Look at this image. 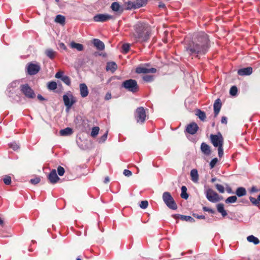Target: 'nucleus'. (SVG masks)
Returning <instances> with one entry per match:
<instances>
[{"mask_svg":"<svg viewBox=\"0 0 260 260\" xmlns=\"http://www.w3.org/2000/svg\"><path fill=\"white\" fill-rule=\"evenodd\" d=\"M210 48V41L204 32H199L189 41L185 40V53L193 57L200 58L207 53Z\"/></svg>","mask_w":260,"mask_h":260,"instance_id":"f257e3e1","label":"nucleus"},{"mask_svg":"<svg viewBox=\"0 0 260 260\" xmlns=\"http://www.w3.org/2000/svg\"><path fill=\"white\" fill-rule=\"evenodd\" d=\"M134 29L135 32L133 35V38L135 42L142 43L149 40L150 29L147 23L139 21L135 25Z\"/></svg>","mask_w":260,"mask_h":260,"instance_id":"f03ea898","label":"nucleus"},{"mask_svg":"<svg viewBox=\"0 0 260 260\" xmlns=\"http://www.w3.org/2000/svg\"><path fill=\"white\" fill-rule=\"evenodd\" d=\"M19 81H14L9 84L6 90V94L13 102H19L21 101V95L18 88Z\"/></svg>","mask_w":260,"mask_h":260,"instance_id":"7ed1b4c3","label":"nucleus"},{"mask_svg":"<svg viewBox=\"0 0 260 260\" xmlns=\"http://www.w3.org/2000/svg\"><path fill=\"white\" fill-rule=\"evenodd\" d=\"M121 87L133 93L137 92L139 89L137 81L132 79L124 81L121 84Z\"/></svg>","mask_w":260,"mask_h":260,"instance_id":"20e7f679","label":"nucleus"},{"mask_svg":"<svg viewBox=\"0 0 260 260\" xmlns=\"http://www.w3.org/2000/svg\"><path fill=\"white\" fill-rule=\"evenodd\" d=\"M146 111L143 107H139L136 110L135 113V118L137 122L140 124H143L146 120Z\"/></svg>","mask_w":260,"mask_h":260,"instance_id":"39448f33","label":"nucleus"},{"mask_svg":"<svg viewBox=\"0 0 260 260\" xmlns=\"http://www.w3.org/2000/svg\"><path fill=\"white\" fill-rule=\"evenodd\" d=\"M210 138L214 147H218L223 146V139L220 133H218L217 135L211 134Z\"/></svg>","mask_w":260,"mask_h":260,"instance_id":"423d86ee","label":"nucleus"},{"mask_svg":"<svg viewBox=\"0 0 260 260\" xmlns=\"http://www.w3.org/2000/svg\"><path fill=\"white\" fill-rule=\"evenodd\" d=\"M20 91L27 98L34 99L36 96L34 90L27 84L21 85L20 86Z\"/></svg>","mask_w":260,"mask_h":260,"instance_id":"0eeeda50","label":"nucleus"},{"mask_svg":"<svg viewBox=\"0 0 260 260\" xmlns=\"http://www.w3.org/2000/svg\"><path fill=\"white\" fill-rule=\"evenodd\" d=\"M63 101L68 110H69L76 102V100L72 94L63 95Z\"/></svg>","mask_w":260,"mask_h":260,"instance_id":"6e6552de","label":"nucleus"},{"mask_svg":"<svg viewBox=\"0 0 260 260\" xmlns=\"http://www.w3.org/2000/svg\"><path fill=\"white\" fill-rule=\"evenodd\" d=\"M163 200L167 207L172 210H176L177 208L176 204L172 196H162Z\"/></svg>","mask_w":260,"mask_h":260,"instance_id":"1a4fd4ad","label":"nucleus"},{"mask_svg":"<svg viewBox=\"0 0 260 260\" xmlns=\"http://www.w3.org/2000/svg\"><path fill=\"white\" fill-rule=\"evenodd\" d=\"M40 70V67L39 64L32 62L27 64V72L29 75H35Z\"/></svg>","mask_w":260,"mask_h":260,"instance_id":"9d476101","label":"nucleus"},{"mask_svg":"<svg viewBox=\"0 0 260 260\" xmlns=\"http://www.w3.org/2000/svg\"><path fill=\"white\" fill-rule=\"evenodd\" d=\"M145 66H148V64H145L144 66L138 67L136 69V72L137 74H146L149 73H155L156 72V69L155 68H147Z\"/></svg>","mask_w":260,"mask_h":260,"instance_id":"9b49d317","label":"nucleus"},{"mask_svg":"<svg viewBox=\"0 0 260 260\" xmlns=\"http://www.w3.org/2000/svg\"><path fill=\"white\" fill-rule=\"evenodd\" d=\"M112 18L111 15L107 14H100L95 15L93 17L95 22H105Z\"/></svg>","mask_w":260,"mask_h":260,"instance_id":"f8f14e48","label":"nucleus"},{"mask_svg":"<svg viewBox=\"0 0 260 260\" xmlns=\"http://www.w3.org/2000/svg\"><path fill=\"white\" fill-rule=\"evenodd\" d=\"M47 178L50 183L52 184L56 183L57 181L59 180V178L57 176L56 171L55 169H53L50 172L47 176Z\"/></svg>","mask_w":260,"mask_h":260,"instance_id":"ddd939ff","label":"nucleus"},{"mask_svg":"<svg viewBox=\"0 0 260 260\" xmlns=\"http://www.w3.org/2000/svg\"><path fill=\"white\" fill-rule=\"evenodd\" d=\"M199 129V126L195 122L188 124L186 128V132L191 135L195 134Z\"/></svg>","mask_w":260,"mask_h":260,"instance_id":"4468645a","label":"nucleus"},{"mask_svg":"<svg viewBox=\"0 0 260 260\" xmlns=\"http://www.w3.org/2000/svg\"><path fill=\"white\" fill-rule=\"evenodd\" d=\"M201 150L205 155L209 156L211 153L210 147L205 142H203L201 145Z\"/></svg>","mask_w":260,"mask_h":260,"instance_id":"2eb2a0df","label":"nucleus"},{"mask_svg":"<svg viewBox=\"0 0 260 260\" xmlns=\"http://www.w3.org/2000/svg\"><path fill=\"white\" fill-rule=\"evenodd\" d=\"M252 73V68L247 67L240 69L238 71V74L240 76H249Z\"/></svg>","mask_w":260,"mask_h":260,"instance_id":"dca6fc26","label":"nucleus"},{"mask_svg":"<svg viewBox=\"0 0 260 260\" xmlns=\"http://www.w3.org/2000/svg\"><path fill=\"white\" fill-rule=\"evenodd\" d=\"M221 107V100L219 99H217L215 100L214 105H213V108H214V115L215 117H216L218 114H219L220 109Z\"/></svg>","mask_w":260,"mask_h":260,"instance_id":"f3484780","label":"nucleus"},{"mask_svg":"<svg viewBox=\"0 0 260 260\" xmlns=\"http://www.w3.org/2000/svg\"><path fill=\"white\" fill-rule=\"evenodd\" d=\"M79 87L81 97H86L89 93V91L87 85L85 83H81L79 85Z\"/></svg>","mask_w":260,"mask_h":260,"instance_id":"a211bd4d","label":"nucleus"},{"mask_svg":"<svg viewBox=\"0 0 260 260\" xmlns=\"http://www.w3.org/2000/svg\"><path fill=\"white\" fill-rule=\"evenodd\" d=\"M94 46L99 50L102 51L105 49V44L98 39H94L92 41Z\"/></svg>","mask_w":260,"mask_h":260,"instance_id":"6ab92c4d","label":"nucleus"},{"mask_svg":"<svg viewBox=\"0 0 260 260\" xmlns=\"http://www.w3.org/2000/svg\"><path fill=\"white\" fill-rule=\"evenodd\" d=\"M117 68V66L115 62H108L106 64V70L107 71H110L112 73H114Z\"/></svg>","mask_w":260,"mask_h":260,"instance_id":"aec40b11","label":"nucleus"},{"mask_svg":"<svg viewBox=\"0 0 260 260\" xmlns=\"http://www.w3.org/2000/svg\"><path fill=\"white\" fill-rule=\"evenodd\" d=\"M174 217L175 218H179L183 221H189L190 222H194V219L190 216H186L182 215L180 214H175L174 215Z\"/></svg>","mask_w":260,"mask_h":260,"instance_id":"412c9836","label":"nucleus"},{"mask_svg":"<svg viewBox=\"0 0 260 260\" xmlns=\"http://www.w3.org/2000/svg\"><path fill=\"white\" fill-rule=\"evenodd\" d=\"M216 207L218 212L221 213L223 217H225V216L227 215V212L224 210V205L223 204L219 203L217 204Z\"/></svg>","mask_w":260,"mask_h":260,"instance_id":"4be33fe9","label":"nucleus"},{"mask_svg":"<svg viewBox=\"0 0 260 260\" xmlns=\"http://www.w3.org/2000/svg\"><path fill=\"white\" fill-rule=\"evenodd\" d=\"M135 3L134 7H133L134 9H138L145 6L147 3V0H136Z\"/></svg>","mask_w":260,"mask_h":260,"instance_id":"5701e85b","label":"nucleus"},{"mask_svg":"<svg viewBox=\"0 0 260 260\" xmlns=\"http://www.w3.org/2000/svg\"><path fill=\"white\" fill-rule=\"evenodd\" d=\"M196 115L200 118V119L202 121H204L205 119H206V113L202 111L200 109H197L196 111Z\"/></svg>","mask_w":260,"mask_h":260,"instance_id":"b1692460","label":"nucleus"},{"mask_svg":"<svg viewBox=\"0 0 260 260\" xmlns=\"http://www.w3.org/2000/svg\"><path fill=\"white\" fill-rule=\"evenodd\" d=\"M73 133V130L70 127H67L66 128L61 129L59 132L60 136H67L71 135Z\"/></svg>","mask_w":260,"mask_h":260,"instance_id":"393cba45","label":"nucleus"},{"mask_svg":"<svg viewBox=\"0 0 260 260\" xmlns=\"http://www.w3.org/2000/svg\"><path fill=\"white\" fill-rule=\"evenodd\" d=\"M70 46L72 48H75L78 51H82L84 49L83 45L81 44L77 43L74 42H72L70 44Z\"/></svg>","mask_w":260,"mask_h":260,"instance_id":"a878e982","label":"nucleus"},{"mask_svg":"<svg viewBox=\"0 0 260 260\" xmlns=\"http://www.w3.org/2000/svg\"><path fill=\"white\" fill-rule=\"evenodd\" d=\"M190 176L193 182H197L199 179V175L197 170L192 169L190 172Z\"/></svg>","mask_w":260,"mask_h":260,"instance_id":"bb28decb","label":"nucleus"},{"mask_svg":"<svg viewBox=\"0 0 260 260\" xmlns=\"http://www.w3.org/2000/svg\"><path fill=\"white\" fill-rule=\"evenodd\" d=\"M207 199L211 202L216 203L223 199L222 196H206Z\"/></svg>","mask_w":260,"mask_h":260,"instance_id":"cd10ccee","label":"nucleus"},{"mask_svg":"<svg viewBox=\"0 0 260 260\" xmlns=\"http://www.w3.org/2000/svg\"><path fill=\"white\" fill-rule=\"evenodd\" d=\"M247 240L249 242L253 243L255 245H257L259 243V239L253 235L248 236Z\"/></svg>","mask_w":260,"mask_h":260,"instance_id":"c85d7f7f","label":"nucleus"},{"mask_svg":"<svg viewBox=\"0 0 260 260\" xmlns=\"http://www.w3.org/2000/svg\"><path fill=\"white\" fill-rule=\"evenodd\" d=\"M56 52L52 49H47L45 51V54L49 58L52 59L54 58Z\"/></svg>","mask_w":260,"mask_h":260,"instance_id":"c756f323","label":"nucleus"},{"mask_svg":"<svg viewBox=\"0 0 260 260\" xmlns=\"http://www.w3.org/2000/svg\"><path fill=\"white\" fill-rule=\"evenodd\" d=\"M55 21L57 23H59L61 24H63L65 22V17L61 15H59V14L57 15L56 16Z\"/></svg>","mask_w":260,"mask_h":260,"instance_id":"7c9ffc66","label":"nucleus"},{"mask_svg":"<svg viewBox=\"0 0 260 260\" xmlns=\"http://www.w3.org/2000/svg\"><path fill=\"white\" fill-rule=\"evenodd\" d=\"M57 83L55 81H51L48 82L47 88L49 90H54L57 88Z\"/></svg>","mask_w":260,"mask_h":260,"instance_id":"2f4dec72","label":"nucleus"},{"mask_svg":"<svg viewBox=\"0 0 260 260\" xmlns=\"http://www.w3.org/2000/svg\"><path fill=\"white\" fill-rule=\"evenodd\" d=\"M235 195H246V190L243 187H238L236 191Z\"/></svg>","mask_w":260,"mask_h":260,"instance_id":"473e14b6","label":"nucleus"},{"mask_svg":"<svg viewBox=\"0 0 260 260\" xmlns=\"http://www.w3.org/2000/svg\"><path fill=\"white\" fill-rule=\"evenodd\" d=\"M205 193L206 195H218L213 190L206 186H205Z\"/></svg>","mask_w":260,"mask_h":260,"instance_id":"72a5a7b5","label":"nucleus"},{"mask_svg":"<svg viewBox=\"0 0 260 260\" xmlns=\"http://www.w3.org/2000/svg\"><path fill=\"white\" fill-rule=\"evenodd\" d=\"M111 8L113 11L118 12L120 9V5L118 3L114 2L112 4Z\"/></svg>","mask_w":260,"mask_h":260,"instance_id":"f704fd0d","label":"nucleus"},{"mask_svg":"<svg viewBox=\"0 0 260 260\" xmlns=\"http://www.w3.org/2000/svg\"><path fill=\"white\" fill-rule=\"evenodd\" d=\"M143 79L146 82H151L154 80V76L152 75H146L143 77Z\"/></svg>","mask_w":260,"mask_h":260,"instance_id":"c9c22d12","label":"nucleus"},{"mask_svg":"<svg viewBox=\"0 0 260 260\" xmlns=\"http://www.w3.org/2000/svg\"><path fill=\"white\" fill-rule=\"evenodd\" d=\"M100 128L98 126L93 127L92 129L91 132V136L94 138L95 137L99 134Z\"/></svg>","mask_w":260,"mask_h":260,"instance_id":"e433bc0d","label":"nucleus"},{"mask_svg":"<svg viewBox=\"0 0 260 260\" xmlns=\"http://www.w3.org/2000/svg\"><path fill=\"white\" fill-rule=\"evenodd\" d=\"M237 201V196H230L225 200L226 203H233Z\"/></svg>","mask_w":260,"mask_h":260,"instance_id":"4c0bfd02","label":"nucleus"},{"mask_svg":"<svg viewBox=\"0 0 260 260\" xmlns=\"http://www.w3.org/2000/svg\"><path fill=\"white\" fill-rule=\"evenodd\" d=\"M3 181L6 185H9L11 183V177L8 175L4 176L3 178Z\"/></svg>","mask_w":260,"mask_h":260,"instance_id":"58836bf2","label":"nucleus"},{"mask_svg":"<svg viewBox=\"0 0 260 260\" xmlns=\"http://www.w3.org/2000/svg\"><path fill=\"white\" fill-rule=\"evenodd\" d=\"M130 45L129 44L125 43L122 46V52L124 53H126L129 50Z\"/></svg>","mask_w":260,"mask_h":260,"instance_id":"ea45409f","label":"nucleus"},{"mask_svg":"<svg viewBox=\"0 0 260 260\" xmlns=\"http://www.w3.org/2000/svg\"><path fill=\"white\" fill-rule=\"evenodd\" d=\"M108 136V131H107L102 136H101L98 142L99 143H103L105 142Z\"/></svg>","mask_w":260,"mask_h":260,"instance_id":"a19ab883","label":"nucleus"},{"mask_svg":"<svg viewBox=\"0 0 260 260\" xmlns=\"http://www.w3.org/2000/svg\"><path fill=\"white\" fill-rule=\"evenodd\" d=\"M61 81L63 82L66 84L68 85H70L71 84V80L70 78L67 76H63L62 78H61Z\"/></svg>","mask_w":260,"mask_h":260,"instance_id":"79ce46f5","label":"nucleus"},{"mask_svg":"<svg viewBox=\"0 0 260 260\" xmlns=\"http://www.w3.org/2000/svg\"><path fill=\"white\" fill-rule=\"evenodd\" d=\"M238 89L236 86H232L230 90V93L232 96H235L237 94Z\"/></svg>","mask_w":260,"mask_h":260,"instance_id":"37998d69","label":"nucleus"},{"mask_svg":"<svg viewBox=\"0 0 260 260\" xmlns=\"http://www.w3.org/2000/svg\"><path fill=\"white\" fill-rule=\"evenodd\" d=\"M148 206V202L146 200L141 201L140 204V207H141V208L143 209L147 208Z\"/></svg>","mask_w":260,"mask_h":260,"instance_id":"c03bdc74","label":"nucleus"},{"mask_svg":"<svg viewBox=\"0 0 260 260\" xmlns=\"http://www.w3.org/2000/svg\"><path fill=\"white\" fill-rule=\"evenodd\" d=\"M218 161L217 158L215 157L214 158L211 160V161L210 162V167L211 169H213L215 166L216 164H217Z\"/></svg>","mask_w":260,"mask_h":260,"instance_id":"a18cd8bd","label":"nucleus"},{"mask_svg":"<svg viewBox=\"0 0 260 260\" xmlns=\"http://www.w3.org/2000/svg\"><path fill=\"white\" fill-rule=\"evenodd\" d=\"M64 172H65L64 169L63 167H62L61 166H59L57 168V173H58V175H59L60 176H63Z\"/></svg>","mask_w":260,"mask_h":260,"instance_id":"49530a36","label":"nucleus"},{"mask_svg":"<svg viewBox=\"0 0 260 260\" xmlns=\"http://www.w3.org/2000/svg\"><path fill=\"white\" fill-rule=\"evenodd\" d=\"M10 147L13 149L14 150H17L19 148V146L16 143L13 142L9 144Z\"/></svg>","mask_w":260,"mask_h":260,"instance_id":"de8ad7c7","label":"nucleus"},{"mask_svg":"<svg viewBox=\"0 0 260 260\" xmlns=\"http://www.w3.org/2000/svg\"><path fill=\"white\" fill-rule=\"evenodd\" d=\"M216 189L219 191L220 193H222L224 192V187L222 185L217 184L216 185Z\"/></svg>","mask_w":260,"mask_h":260,"instance_id":"09e8293b","label":"nucleus"},{"mask_svg":"<svg viewBox=\"0 0 260 260\" xmlns=\"http://www.w3.org/2000/svg\"><path fill=\"white\" fill-rule=\"evenodd\" d=\"M249 199L253 204L255 205H257L259 204V201H258L257 199H256L255 198L252 197V196H250Z\"/></svg>","mask_w":260,"mask_h":260,"instance_id":"8fccbe9b","label":"nucleus"},{"mask_svg":"<svg viewBox=\"0 0 260 260\" xmlns=\"http://www.w3.org/2000/svg\"><path fill=\"white\" fill-rule=\"evenodd\" d=\"M218 154L219 157H221L223 155V146L218 147Z\"/></svg>","mask_w":260,"mask_h":260,"instance_id":"3c124183","label":"nucleus"},{"mask_svg":"<svg viewBox=\"0 0 260 260\" xmlns=\"http://www.w3.org/2000/svg\"><path fill=\"white\" fill-rule=\"evenodd\" d=\"M260 191V187L257 188L256 186H252L249 190L250 193L258 192Z\"/></svg>","mask_w":260,"mask_h":260,"instance_id":"603ef678","label":"nucleus"},{"mask_svg":"<svg viewBox=\"0 0 260 260\" xmlns=\"http://www.w3.org/2000/svg\"><path fill=\"white\" fill-rule=\"evenodd\" d=\"M41 179L39 177H36L30 179V182L33 184H37L39 183Z\"/></svg>","mask_w":260,"mask_h":260,"instance_id":"864d4df0","label":"nucleus"},{"mask_svg":"<svg viewBox=\"0 0 260 260\" xmlns=\"http://www.w3.org/2000/svg\"><path fill=\"white\" fill-rule=\"evenodd\" d=\"M203 210L204 211H205V212H210L212 214H214L215 211V210L211 209V208H209L208 207H203Z\"/></svg>","mask_w":260,"mask_h":260,"instance_id":"5fc2aeb1","label":"nucleus"},{"mask_svg":"<svg viewBox=\"0 0 260 260\" xmlns=\"http://www.w3.org/2000/svg\"><path fill=\"white\" fill-rule=\"evenodd\" d=\"M63 73L62 71H59L57 72L55 75V78L57 79H61V78L63 77L64 75H63Z\"/></svg>","mask_w":260,"mask_h":260,"instance_id":"6e6d98bb","label":"nucleus"},{"mask_svg":"<svg viewBox=\"0 0 260 260\" xmlns=\"http://www.w3.org/2000/svg\"><path fill=\"white\" fill-rule=\"evenodd\" d=\"M181 193L180 195H188L187 193V188L185 186H182L181 187Z\"/></svg>","mask_w":260,"mask_h":260,"instance_id":"4d7b16f0","label":"nucleus"},{"mask_svg":"<svg viewBox=\"0 0 260 260\" xmlns=\"http://www.w3.org/2000/svg\"><path fill=\"white\" fill-rule=\"evenodd\" d=\"M135 2H129L127 4V8L128 9H134V5H135Z\"/></svg>","mask_w":260,"mask_h":260,"instance_id":"13d9d810","label":"nucleus"},{"mask_svg":"<svg viewBox=\"0 0 260 260\" xmlns=\"http://www.w3.org/2000/svg\"><path fill=\"white\" fill-rule=\"evenodd\" d=\"M123 174L125 176L129 177V176H132V172L131 171H129L128 170H127V169H125L123 171Z\"/></svg>","mask_w":260,"mask_h":260,"instance_id":"bf43d9fd","label":"nucleus"},{"mask_svg":"<svg viewBox=\"0 0 260 260\" xmlns=\"http://www.w3.org/2000/svg\"><path fill=\"white\" fill-rule=\"evenodd\" d=\"M225 190L226 192L229 194H233L234 193V192L233 191L232 188L229 186H227L225 188Z\"/></svg>","mask_w":260,"mask_h":260,"instance_id":"052dcab7","label":"nucleus"},{"mask_svg":"<svg viewBox=\"0 0 260 260\" xmlns=\"http://www.w3.org/2000/svg\"><path fill=\"white\" fill-rule=\"evenodd\" d=\"M221 122L222 124H226L228 123V118L225 116H222L221 119Z\"/></svg>","mask_w":260,"mask_h":260,"instance_id":"680f3d73","label":"nucleus"},{"mask_svg":"<svg viewBox=\"0 0 260 260\" xmlns=\"http://www.w3.org/2000/svg\"><path fill=\"white\" fill-rule=\"evenodd\" d=\"M58 46L60 49L66 50L67 49V47L64 43H59L58 44Z\"/></svg>","mask_w":260,"mask_h":260,"instance_id":"e2e57ef3","label":"nucleus"},{"mask_svg":"<svg viewBox=\"0 0 260 260\" xmlns=\"http://www.w3.org/2000/svg\"><path fill=\"white\" fill-rule=\"evenodd\" d=\"M111 99V94L110 92H107L105 96V100H109Z\"/></svg>","mask_w":260,"mask_h":260,"instance_id":"0e129e2a","label":"nucleus"},{"mask_svg":"<svg viewBox=\"0 0 260 260\" xmlns=\"http://www.w3.org/2000/svg\"><path fill=\"white\" fill-rule=\"evenodd\" d=\"M193 215L194 217L198 219H205V216L204 215H198L196 214H193Z\"/></svg>","mask_w":260,"mask_h":260,"instance_id":"69168bd1","label":"nucleus"},{"mask_svg":"<svg viewBox=\"0 0 260 260\" xmlns=\"http://www.w3.org/2000/svg\"><path fill=\"white\" fill-rule=\"evenodd\" d=\"M37 98L40 101H44L45 100V99L41 94H38L37 95Z\"/></svg>","mask_w":260,"mask_h":260,"instance_id":"338daca9","label":"nucleus"},{"mask_svg":"<svg viewBox=\"0 0 260 260\" xmlns=\"http://www.w3.org/2000/svg\"><path fill=\"white\" fill-rule=\"evenodd\" d=\"M158 7L160 8H164L165 7V5L162 3H159Z\"/></svg>","mask_w":260,"mask_h":260,"instance_id":"774afa93","label":"nucleus"}]
</instances>
